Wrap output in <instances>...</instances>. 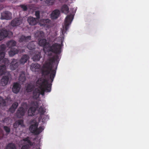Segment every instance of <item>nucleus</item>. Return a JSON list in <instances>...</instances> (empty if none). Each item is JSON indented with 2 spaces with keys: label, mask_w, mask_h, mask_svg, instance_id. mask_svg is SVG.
<instances>
[{
  "label": "nucleus",
  "mask_w": 149,
  "mask_h": 149,
  "mask_svg": "<svg viewBox=\"0 0 149 149\" xmlns=\"http://www.w3.org/2000/svg\"><path fill=\"white\" fill-rule=\"evenodd\" d=\"M61 46L60 44L54 43L52 45H49L47 48V50L56 54V55L51 57H49L43 65L42 72L44 76H48L50 74V78L52 82L53 81L55 77L56 70L58 63V60L59 55L61 52Z\"/></svg>",
  "instance_id": "1"
},
{
  "label": "nucleus",
  "mask_w": 149,
  "mask_h": 149,
  "mask_svg": "<svg viewBox=\"0 0 149 149\" xmlns=\"http://www.w3.org/2000/svg\"><path fill=\"white\" fill-rule=\"evenodd\" d=\"M50 73L49 74H50ZM52 80L50 78V75L49 78L47 79L41 78L38 79L36 82V84L40 90V94L43 95H44L45 92H49L51 91Z\"/></svg>",
  "instance_id": "2"
},
{
  "label": "nucleus",
  "mask_w": 149,
  "mask_h": 149,
  "mask_svg": "<svg viewBox=\"0 0 149 149\" xmlns=\"http://www.w3.org/2000/svg\"><path fill=\"white\" fill-rule=\"evenodd\" d=\"M73 16L72 14L68 15L66 17L65 20V26L63 27V29L62 30V33L63 35L65 34L66 31L68 30L69 28V25L70 24L72 20Z\"/></svg>",
  "instance_id": "3"
},
{
  "label": "nucleus",
  "mask_w": 149,
  "mask_h": 149,
  "mask_svg": "<svg viewBox=\"0 0 149 149\" xmlns=\"http://www.w3.org/2000/svg\"><path fill=\"white\" fill-rule=\"evenodd\" d=\"M1 19L9 20L12 18V13L8 11H6L1 13Z\"/></svg>",
  "instance_id": "4"
},
{
  "label": "nucleus",
  "mask_w": 149,
  "mask_h": 149,
  "mask_svg": "<svg viewBox=\"0 0 149 149\" xmlns=\"http://www.w3.org/2000/svg\"><path fill=\"white\" fill-rule=\"evenodd\" d=\"M22 22V20L20 18H15L11 21V24L13 26H16L21 24Z\"/></svg>",
  "instance_id": "5"
},
{
  "label": "nucleus",
  "mask_w": 149,
  "mask_h": 149,
  "mask_svg": "<svg viewBox=\"0 0 149 149\" xmlns=\"http://www.w3.org/2000/svg\"><path fill=\"white\" fill-rule=\"evenodd\" d=\"M25 113L24 108L22 107H19L17 110L16 115L18 118H21L24 116Z\"/></svg>",
  "instance_id": "6"
},
{
  "label": "nucleus",
  "mask_w": 149,
  "mask_h": 149,
  "mask_svg": "<svg viewBox=\"0 0 149 149\" xmlns=\"http://www.w3.org/2000/svg\"><path fill=\"white\" fill-rule=\"evenodd\" d=\"M60 14V10L58 9H55L53 10L51 14L50 17L52 19H56L59 17Z\"/></svg>",
  "instance_id": "7"
},
{
  "label": "nucleus",
  "mask_w": 149,
  "mask_h": 149,
  "mask_svg": "<svg viewBox=\"0 0 149 149\" xmlns=\"http://www.w3.org/2000/svg\"><path fill=\"white\" fill-rule=\"evenodd\" d=\"M38 20L36 18L30 16L28 18L27 21L29 24L31 26H34L38 22Z\"/></svg>",
  "instance_id": "8"
},
{
  "label": "nucleus",
  "mask_w": 149,
  "mask_h": 149,
  "mask_svg": "<svg viewBox=\"0 0 149 149\" xmlns=\"http://www.w3.org/2000/svg\"><path fill=\"white\" fill-rule=\"evenodd\" d=\"M8 34V31L5 28L0 30V41L6 37Z\"/></svg>",
  "instance_id": "9"
},
{
  "label": "nucleus",
  "mask_w": 149,
  "mask_h": 149,
  "mask_svg": "<svg viewBox=\"0 0 149 149\" xmlns=\"http://www.w3.org/2000/svg\"><path fill=\"white\" fill-rule=\"evenodd\" d=\"M20 88L21 86L18 83H14L13 84L12 90L14 93H17L19 91Z\"/></svg>",
  "instance_id": "10"
},
{
  "label": "nucleus",
  "mask_w": 149,
  "mask_h": 149,
  "mask_svg": "<svg viewBox=\"0 0 149 149\" xmlns=\"http://www.w3.org/2000/svg\"><path fill=\"white\" fill-rule=\"evenodd\" d=\"M18 63L17 60L15 59H13L10 63V68L12 70H14L16 69L18 67Z\"/></svg>",
  "instance_id": "11"
},
{
  "label": "nucleus",
  "mask_w": 149,
  "mask_h": 149,
  "mask_svg": "<svg viewBox=\"0 0 149 149\" xmlns=\"http://www.w3.org/2000/svg\"><path fill=\"white\" fill-rule=\"evenodd\" d=\"M38 106V105L37 103V105L36 106V107H32L29 108L28 112V114L29 116H33L34 115L37 109L36 108H37Z\"/></svg>",
  "instance_id": "12"
},
{
  "label": "nucleus",
  "mask_w": 149,
  "mask_h": 149,
  "mask_svg": "<svg viewBox=\"0 0 149 149\" xmlns=\"http://www.w3.org/2000/svg\"><path fill=\"white\" fill-rule=\"evenodd\" d=\"M35 37L38 40L43 38L45 37V33L42 31H37L35 33Z\"/></svg>",
  "instance_id": "13"
},
{
  "label": "nucleus",
  "mask_w": 149,
  "mask_h": 149,
  "mask_svg": "<svg viewBox=\"0 0 149 149\" xmlns=\"http://www.w3.org/2000/svg\"><path fill=\"white\" fill-rule=\"evenodd\" d=\"M31 38V36L26 37L24 35H22L19 38V41L20 42H26L30 41Z\"/></svg>",
  "instance_id": "14"
},
{
  "label": "nucleus",
  "mask_w": 149,
  "mask_h": 149,
  "mask_svg": "<svg viewBox=\"0 0 149 149\" xmlns=\"http://www.w3.org/2000/svg\"><path fill=\"white\" fill-rule=\"evenodd\" d=\"M9 79V77L8 75L3 76L1 80V84L3 86H5L7 84Z\"/></svg>",
  "instance_id": "15"
},
{
  "label": "nucleus",
  "mask_w": 149,
  "mask_h": 149,
  "mask_svg": "<svg viewBox=\"0 0 149 149\" xmlns=\"http://www.w3.org/2000/svg\"><path fill=\"white\" fill-rule=\"evenodd\" d=\"M38 124L36 123L34 124L31 125L29 127V130L30 132L36 135L37 132V128L38 127Z\"/></svg>",
  "instance_id": "16"
},
{
  "label": "nucleus",
  "mask_w": 149,
  "mask_h": 149,
  "mask_svg": "<svg viewBox=\"0 0 149 149\" xmlns=\"http://www.w3.org/2000/svg\"><path fill=\"white\" fill-rule=\"evenodd\" d=\"M39 40L38 44L39 45L43 47L44 49L46 48L47 45L49 46L48 44L47 43V40L45 39L42 38Z\"/></svg>",
  "instance_id": "17"
},
{
  "label": "nucleus",
  "mask_w": 149,
  "mask_h": 149,
  "mask_svg": "<svg viewBox=\"0 0 149 149\" xmlns=\"http://www.w3.org/2000/svg\"><path fill=\"white\" fill-rule=\"evenodd\" d=\"M40 65L37 63H32L31 65L30 69L32 71H36L40 68Z\"/></svg>",
  "instance_id": "18"
},
{
  "label": "nucleus",
  "mask_w": 149,
  "mask_h": 149,
  "mask_svg": "<svg viewBox=\"0 0 149 149\" xmlns=\"http://www.w3.org/2000/svg\"><path fill=\"white\" fill-rule=\"evenodd\" d=\"M29 58V56L26 54L23 55L19 60L20 63L22 64H24L27 62Z\"/></svg>",
  "instance_id": "19"
},
{
  "label": "nucleus",
  "mask_w": 149,
  "mask_h": 149,
  "mask_svg": "<svg viewBox=\"0 0 149 149\" xmlns=\"http://www.w3.org/2000/svg\"><path fill=\"white\" fill-rule=\"evenodd\" d=\"M16 42L13 40H11L7 42L6 45L7 47L9 48H13L12 47L15 46L16 45Z\"/></svg>",
  "instance_id": "20"
},
{
  "label": "nucleus",
  "mask_w": 149,
  "mask_h": 149,
  "mask_svg": "<svg viewBox=\"0 0 149 149\" xmlns=\"http://www.w3.org/2000/svg\"><path fill=\"white\" fill-rule=\"evenodd\" d=\"M18 105L17 102H15L14 103L9 109V111L12 113H13L15 111Z\"/></svg>",
  "instance_id": "21"
},
{
  "label": "nucleus",
  "mask_w": 149,
  "mask_h": 149,
  "mask_svg": "<svg viewBox=\"0 0 149 149\" xmlns=\"http://www.w3.org/2000/svg\"><path fill=\"white\" fill-rule=\"evenodd\" d=\"M41 57V53L38 52L35 54L33 58L34 61H37L40 60Z\"/></svg>",
  "instance_id": "22"
},
{
  "label": "nucleus",
  "mask_w": 149,
  "mask_h": 149,
  "mask_svg": "<svg viewBox=\"0 0 149 149\" xmlns=\"http://www.w3.org/2000/svg\"><path fill=\"white\" fill-rule=\"evenodd\" d=\"M18 52L17 49L11 48L10 51L9 52V54L10 56H13L15 54H18Z\"/></svg>",
  "instance_id": "23"
},
{
  "label": "nucleus",
  "mask_w": 149,
  "mask_h": 149,
  "mask_svg": "<svg viewBox=\"0 0 149 149\" xmlns=\"http://www.w3.org/2000/svg\"><path fill=\"white\" fill-rule=\"evenodd\" d=\"M33 98L37 99L38 98L40 95V90L38 88H36L33 91Z\"/></svg>",
  "instance_id": "24"
},
{
  "label": "nucleus",
  "mask_w": 149,
  "mask_h": 149,
  "mask_svg": "<svg viewBox=\"0 0 149 149\" xmlns=\"http://www.w3.org/2000/svg\"><path fill=\"white\" fill-rule=\"evenodd\" d=\"M26 79L24 72H22L19 78V81L22 83H23L25 81Z\"/></svg>",
  "instance_id": "25"
},
{
  "label": "nucleus",
  "mask_w": 149,
  "mask_h": 149,
  "mask_svg": "<svg viewBox=\"0 0 149 149\" xmlns=\"http://www.w3.org/2000/svg\"><path fill=\"white\" fill-rule=\"evenodd\" d=\"M69 8L67 5H63L61 8V11L62 12L65 14H67L69 12Z\"/></svg>",
  "instance_id": "26"
},
{
  "label": "nucleus",
  "mask_w": 149,
  "mask_h": 149,
  "mask_svg": "<svg viewBox=\"0 0 149 149\" xmlns=\"http://www.w3.org/2000/svg\"><path fill=\"white\" fill-rule=\"evenodd\" d=\"M19 125H20L22 127L24 126V121L23 120H19L16 121L14 124L13 126L15 128L17 127Z\"/></svg>",
  "instance_id": "27"
},
{
  "label": "nucleus",
  "mask_w": 149,
  "mask_h": 149,
  "mask_svg": "<svg viewBox=\"0 0 149 149\" xmlns=\"http://www.w3.org/2000/svg\"><path fill=\"white\" fill-rule=\"evenodd\" d=\"M42 22H43L42 24V26L48 27L49 26L51 21L50 19H42Z\"/></svg>",
  "instance_id": "28"
},
{
  "label": "nucleus",
  "mask_w": 149,
  "mask_h": 149,
  "mask_svg": "<svg viewBox=\"0 0 149 149\" xmlns=\"http://www.w3.org/2000/svg\"><path fill=\"white\" fill-rule=\"evenodd\" d=\"M36 46L33 42H29L27 45V48L30 50L35 49Z\"/></svg>",
  "instance_id": "29"
},
{
  "label": "nucleus",
  "mask_w": 149,
  "mask_h": 149,
  "mask_svg": "<svg viewBox=\"0 0 149 149\" xmlns=\"http://www.w3.org/2000/svg\"><path fill=\"white\" fill-rule=\"evenodd\" d=\"M6 70V67L5 65L0 66V76L4 74Z\"/></svg>",
  "instance_id": "30"
},
{
  "label": "nucleus",
  "mask_w": 149,
  "mask_h": 149,
  "mask_svg": "<svg viewBox=\"0 0 149 149\" xmlns=\"http://www.w3.org/2000/svg\"><path fill=\"white\" fill-rule=\"evenodd\" d=\"M6 47V45L4 44H2L0 46V53H3L4 54V57L5 56V51Z\"/></svg>",
  "instance_id": "31"
},
{
  "label": "nucleus",
  "mask_w": 149,
  "mask_h": 149,
  "mask_svg": "<svg viewBox=\"0 0 149 149\" xmlns=\"http://www.w3.org/2000/svg\"><path fill=\"white\" fill-rule=\"evenodd\" d=\"M6 100L4 99L2 97H0V107H3L6 106Z\"/></svg>",
  "instance_id": "32"
},
{
  "label": "nucleus",
  "mask_w": 149,
  "mask_h": 149,
  "mask_svg": "<svg viewBox=\"0 0 149 149\" xmlns=\"http://www.w3.org/2000/svg\"><path fill=\"white\" fill-rule=\"evenodd\" d=\"M6 149H16V148L14 144L11 143L7 146Z\"/></svg>",
  "instance_id": "33"
},
{
  "label": "nucleus",
  "mask_w": 149,
  "mask_h": 149,
  "mask_svg": "<svg viewBox=\"0 0 149 149\" xmlns=\"http://www.w3.org/2000/svg\"><path fill=\"white\" fill-rule=\"evenodd\" d=\"M29 139V137L28 136L24 139L23 140L24 142H27L28 144L29 145V146H32L33 145V143Z\"/></svg>",
  "instance_id": "34"
},
{
  "label": "nucleus",
  "mask_w": 149,
  "mask_h": 149,
  "mask_svg": "<svg viewBox=\"0 0 149 149\" xmlns=\"http://www.w3.org/2000/svg\"><path fill=\"white\" fill-rule=\"evenodd\" d=\"M45 112L44 108L40 107L38 110V112L40 115H43Z\"/></svg>",
  "instance_id": "35"
},
{
  "label": "nucleus",
  "mask_w": 149,
  "mask_h": 149,
  "mask_svg": "<svg viewBox=\"0 0 149 149\" xmlns=\"http://www.w3.org/2000/svg\"><path fill=\"white\" fill-rule=\"evenodd\" d=\"M43 130V129L42 127H40L38 128L37 127L36 135L39 134Z\"/></svg>",
  "instance_id": "36"
},
{
  "label": "nucleus",
  "mask_w": 149,
  "mask_h": 149,
  "mask_svg": "<svg viewBox=\"0 0 149 149\" xmlns=\"http://www.w3.org/2000/svg\"><path fill=\"white\" fill-rule=\"evenodd\" d=\"M3 62L4 63V64L3 65H5L6 67V66L8 65L9 63V60L6 58H5L3 59Z\"/></svg>",
  "instance_id": "37"
},
{
  "label": "nucleus",
  "mask_w": 149,
  "mask_h": 149,
  "mask_svg": "<svg viewBox=\"0 0 149 149\" xmlns=\"http://www.w3.org/2000/svg\"><path fill=\"white\" fill-rule=\"evenodd\" d=\"M3 129L6 133L7 134H9L10 132V128L6 126H4L3 127Z\"/></svg>",
  "instance_id": "38"
},
{
  "label": "nucleus",
  "mask_w": 149,
  "mask_h": 149,
  "mask_svg": "<svg viewBox=\"0 0 149 149\" xmlns=\"http://www.w3.org/2000/svg\"><path fill=\"white\" fill-rule=\"evenodd\" d=\"M35 16L36 17V19H37L38 20L40 18V12L39 11H36L35 12Z\"/></svg>",
  "instance_id": "39"
},
{
  "label": "nucleus",
  "mask_w": 149,
  "mask_h": 149,
  "mask_svg": "<svg viewBox=\"0 0 149 149\" xmlns=\"http://www.w3.org/2000/svg\"><path fill=\"white\" fill-rule=\"evenodd\" d=\"M55 1H46V3L48 5H52L54 4Z\"/></svg>",
  "instance_id": "40"
},
{
  "label": "nucleus",
  "mask_w": 149,
  "mask_h": 149,
  "mask_svg": "<svg viewBox=\"0 0 149 149\" xmlns=\"http://www.w3.org/2000/svg\"><path fill=\"white\" fill-rule=\"evenodd\" d=\"M20 6L21 7V8H22L23 10L24 11H26L27 10V7L26 5H22Z\"/></svg>",
  "instance_id": "41"
},
{
  "label": "nucleus",
  "mask_w": 149,
  "mask_h": 149,
  "mask_svg": "<svg viewBox=\"0 0 149 149\" xmlns=\"http://www.w3.org/2000/svg\"><path fill=\"white\" fill-rule=\"evenodd\" d=\"M29 148L30 146H29V145L26 144L22 146L21 149H29Z\"/></svg>",
  "instance_id": "42"
},
{
  "label": "nucleus",
  "mask_w": 149,
  "mask_h": 149,
  "mask_svg": "<svg viewBox=\"0 0 149 149\" xmlns=\"http://www.w3.org/2000/svg\"><path fill=\"white\" fill-rule=\"evenodd\" d=\"M26 90L27 92H29L32 91V89L30 86L28 85L26 87Z\"/></svg>",
  "instance_id": "43"
},
{
  "label": "nucleus",
  "mask_w": 149,
  "mask_h": 149,
  "mask_svg": "<svg viewBox=\"0 0 149 149\" xmlns=\"http://www.w3.org/2000/svg\"><path fill=\"white\" fill-rule=\"evenodd\" d=\"M4 55L3 53H0V61L4 58Z\"/></svg>",
  "instance_id": "44"
},
{
  "label": "nucleus",
  "mask_w": 149,
  "mask_h": 149,
  "mask_svg": "<svg viewBox=\"0 0 149 149\" xmlns=\"http://www.w3.org/2000/svg\"><path fill=\"white\" fill-rule=\"evenodd\" d=\"M0 10L3 8V6H2L1 5H0Z\"/></svg>",
  "instance_id": "45"
},
{
  "label": "nucleus",
  "mask_w": 149,
  "mask_h": 149,
  "mask_svg": "<svg viewBox=\"0 0 149 149\" xmlns=\"http://www.w3.org/2000/svg\"><path fill=\"white\" fill-rule=\"evenodd\" d=\"M63 41L62 40L61 42V44L62 45H63Z\"/></svg>",
  "instance_id": "46"
},
{
  "label": "nucleus",
  "mask_w": 149,
  "mask_h": 149,
  "mask_svg": "<svg viewBox=\"0 0 149 149\" xmlns=\"http://www.w3.org/2000/svg\"><path fill=\"white\" fill-rule=\"evenodd\" d=\"M44 118L42 119V122H44Z\"/></svg>",
  "instance_id": "47"
},
{
  "label": "nucleus",
  "mask_w": 149,
  "mask_h": 149,
  "mask_svg": "<svg viewBox=\"0 0 149 149\" xmlns=\"http://www.w3.org/2000/svg\"><path fill=\"white\" fill-rule=\"evenodd\" d=\"M0 1H1V2H2V1L1 0Z\"/></svg>",
  "instance_id": "48"
},
{
  "label": "nucleus",
  "mask_w": 149,
  "mask_h": 149,
  "mask_svg": "<svg viewBox=\"0 0 149 149\" xmlns=\"http://www.w3.org/2000/svg\"><path fill=\"white\" fill-rule=\"evenodd\" d=\"M0 1H1V2H2V1L1 0Z\"/></svg>",
  "instance_id": "49"
}]
</instances>
